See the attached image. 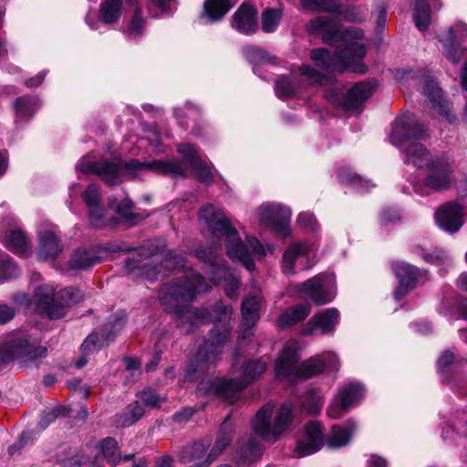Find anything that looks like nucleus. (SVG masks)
<instances>
[{
  "mask_svg": "<svg viewBox=\"0 0 467 467\" xmlns=\"http://www.w3.org/2000/svg\"><path fill=\"white\" fill-rule=\"evenodd\" d=\"M427 136L426 129L410 113L399 116L389 133L391 144L404 153L405 161L426 171L424 179L412 183L414 192L420 196L447 191L455 182L452 160L444 153L432 154L417 141Z\"/></svg>",
  "mask_w": 467,
  "mask_h": 467,
  "instance_id": "nucleus-1",
  "label": "nucleus"
},
{
  "mask_svg": "<svg viewBox=\"0 0 467 467\" xmlns=\"http://www.w3.org/2000/svg\"><path fill=\"white\" fill-rule=\"evenodd\" d=\"M178 152L183 156L182 161L172 158L154 160L150 162H140L135 160L128 163L120 161L92 162L88 159L83 158L78 162L76 171L78 173L97 174L109 184L119 183L125 179L136 176V172L140 171L171 176H184L191 171L197 179L204 182L214 179L216 171L213 164L203 160L192 145L182 144L178 147Z\"/></svg>",
  "mask_w": 467,
  "mask_h": 467,
  "instance_id": "nucleus-2",
  "label": "nucleus"
},
{
  "mask_svg": "<svg viewBox=\"0 0 467 467\" xmlns=\"http://www.w3.org/2000/svg\"><path fill=\"white\" fill-rule=\"evenodd\" d=\"M307 29L311 34L322 36L326 43L336 48L335 56L326 48L312 50L311 59L320 69L327 72H366L367 67L362 63L366 47L362 42L363 33L360 29L353 27L342 31L336 19L327 16L312 19Z\"/></svg>",
  "mask_w": 467,
  "mask_h": 467,
  "instance_id": "nucleus-3",
  "label": "nucleus"
},
{
  "mask_svg": "<svg viewBox=\"0 0 467 467\" xmlns=\"http://www.w3.org/2000/svg\"><path fill=\"white\" fill-rule=\"evenodd\" d=\"M210 289L211 285L200 274L190 270L183 276L164 285L160 297L166 309L177 317L182 331L190 333L199 325L210 321L225 324L231 319L232 308L221 302L216 303L212 312L207 308L192 310L188 307L189 302Z\"/></svg>",
  "mask_w": 467,
  "mask_h": 467,
  "instance_id": "nucleus-4",
  "label": "nucleus"
},
{
  "mask_svg": "<svg viewBox=\"0 0 467 467\" xmlns=\"http://www.w3.org/2000/svg\"><path fill=\"white\" fill-rule=\"evenodd\" d=\"M199 220L215 238L224 241L228 255L241 262L249 271L254 268L255 259L260 260L275 250L273 244H263L253 236H246L243 242L232 226L230 219L213 204L208 203L202 207Z\"/></svg>",
  "mask_w": 467,
  "mask_h": 467,
  "instance_id": "nucleus-5",
  "label": "nucleus"
},
{
  "mask_svg": "<svg viewBox=\"0 0 467 467\" xmlns=\"http://www.w3.org/2000/svg\"><path fill=\"white\" fill-rule=\"evenodd\" d=\"M269 361V358L263 357L256 360L245 361L240 367H237L238 362H235L231 379L215 378L202 380L198 385L197 392L233 402L242 389L245 388L265 371Z\"/></svg>",
  "mask_w": 467,
  "mask_h": 467,
  "instance_id": "nucleus-6",
  "label": "nucleus"
},
{
  "mask_svg": "<svg viewBox=\"0 0 467 467\" xmlns=\"http://www.w3.org/2000/svg\"><path fill=\"white\" fill-rule=\"evenodd\" d=\"M299 354L296 341H288L275 363V377L289 381L310 379L325 370L324 360L316 355L298 365Z\"/></svg>",
  "mask_w": 467,
  "mask_h": 467,
  "instance_id": "nucleus-7",
  "label": "nucleus"
},
{
  "mask_svg": "<svg viewBox=\"0 0 467 467\" xmlns=\"http://www.w3.org/2000/svg\"><path fill=\"white\" fill-rule=\"evenodd\" d=\"M293 408L285 403L275 408L273 403H266L255 414L252 428L255 435L263 440L274 442L290 426Z\"/></svg>",
  "mask_w": 467,
  "mask_h": 467,
  "instance_id": "nucleus-8",
  "label": "nucleus"
},
{
  "mask_svg": "<svg viewBox=\"0 0 467 467\" xmlns=\"http://www.w3.org/2000/svg\"><path fill=\"white\" fill-rule=\"evenodd\" d=\"M82 297L81 292L73 287L61 289L55 294L51 285H43L36 289L34 302L38 312L49 318H59L65 315L66 308L81 301Z\"/></svg>",
  "mask_w": 467,
  "mask_h": 467,
  "instance_id": "nucleus-9",
  "label": "nucleus"
},
{
  "mask_svg": "<svg viewBox=\"0 0 467 467\" xmlns=\"http://www.w3.org/2000/svg\"><path fill=\"white\" fill-rule=\"evenodd\" d=\"M196 256L208 264L206 269L210 281L214 285H223L226 296L236 298L240 286V277L223 264V259L212 248L196 251Z\"/></svg>",
  "mask_w": 467,
  "mask_h": 467,
  "instance_id": "nucleus-10",
  "label": "nucleus"
},
{
  "mask_svg": "<svg viewBox=\"0 0 467 467\" xmlns=\"http://www.w3.org/2000/svg\"><path fill=\"white\" fill-rule=\"evenodd\" d=\"M45 347L36 346L26 336L13 337L0 346V365L13 359L22 363L35 361L47 356Z\"/></svg>",
  "mask_w": 467,
  "mask_h": 467,
  "instance_id": "nucleus-11",
  "label": "nucleus"
},
{
  "mask_svg": "<svg viewBox=\"0 0 467 467\" xmlns=\"http://www.w3.org/2000/svg\"><path fill=\"white\" fill-rule=\"evenodd\" d=\"M258 223L276 234L285 238L291 235L290 208L282 203L265 202L255 212Z\"/></svg>",
  "mask_w": 467,
  "mask_h": 467,
  "instance_id": "nucleus-12",
  "label": "nucleus"
},
{
  "mask_svg": "<svg viewBox=\"0 0 467 467\" xmlns=\"http://www.w3.org/2000/svg\"><path fill=\"white\" fill-rule=\"evenodd\" d=\"M317 244L304 241L290 244L283 254L282 271L285 275H294L296 271L310 268L315 263Z\"/></svg>",
  "mask_w": 467,
  "mask_h": 467,
  "instance_id": "nucleus-13",
  "label": "nucleus"
},
{
  "mask_svg": "<svg viewBox=\"0 0 467 467\" xmlns=\"http://www.w3.org/2000/svg\"><path fill=\"white\" fill-rule=\"evenodd\" d=\"M228 336V329L218 333L212 332L210 340L205 342L204 346L198 350L194 362L186 370L185 377L189 380L193 379L195 374H202L210 364L218 360L222 352L221 348L226 342Z\"/></svg>",
  "mask_w": 467,
  "mask_h": 467,
  "instance_id": "nucleus-14",
  "label": "nucleus"
},
{
  "mask_svg": "<svg viewBox=\"0 0 467 467\" xmlns=\"http://www.w3.org/2000/svg\"><path fill=\"white\" fill-rule=\"evenodd\" d=\"M298 292L316 305H325L336 296V278L333 274H320L303 283Z\"/></svg>",
  "mask_w": 467,
  "mask_h": 467,
  "instance_id": "nucleus-15",
  "label": "nucleus"
},
{
  "mask_svg": "<svg viewBox=\"0 0 467 467\" xmlns=\"http://www.w3.org/2000/svg\"><path fill=\"white\" fill-rule=\"evenodd\" d=\"M365 395V389L359 382H349L341 387L328 405L327 414L332 419H339L351 408L359 404Z\"/></svg>",
  "mask_w": 467,
  "mask_h": 467,
  "instance_id": "nucleus-16",
  "label": "nucleus"
},
{
  "mask_svg": "<svg viewBox=\"0 0 467 467\" xmlns=\"http://www.w3.org/2000/svg\"><path fill=\"white\" fill-rule=\"evenodd\" d=\"M467 39V25L457 22L441 34L440 41L442 43L445 57L453 64H458L467 56V50L458 46L461 41Z\"/></svg>",
  "mask_w": 467,
  "mask_h": 467,
  "instance_id": "nucleus-17",
  "label": "nucleus"
},
{
  "mask_svg": "<svg viewBox=\"0 0 467 467\" xmlns=\"http://www.w3.org/2000/svg\"><path fill=\"white\" fill-rule=\"evenodd\" d=\"M340 321V313L335 307L326 308L315 314L302 327L305 336L333 334Z\"/></svg>",
  "mask_w": 467,
  "mask_h": 467,
  "instance_id": "nucleus-18",
  "label": "nucleus"
},
{
  "mask_svg": "<svg viewBox=\"0 0 467 467\" xmlns=\"http://www.w3.org/2000/svg\"><path fill=\"white\" fill-rule=\"evenodd\" d=\"M82 199L89 213L90 223L97 228L107 224L115 223V222L107 216V211L101 206V194L99 187L95 184H89L82 192Z\"/></svg>",
  "mask_w": 467,
  "mask_h": 467,
  "instance_id": "nucleus-19",
  "label": "nucleus"
},
{
  "mask_svg": "<svg viewBox=\"0 0 467 467\" xmlns=\"http://www.w3.org/2000/svg\"><path fill=\"white\" fill-rule=\"evenodd\" d=\"M301 4L306 10L335 13L349 22H360L366 16L358 7L352 6L341 10L337 0H301Z\"/></svg>",
  "mask_w": 467,
  "mask_h": 467,
  "instance_id": "nucleus-20",
  "label": "nucleus"
},
{
  "mask_svg": "<svg viewBox=\"0 0 467 467\" xmlns=\"http://www.w3.org/2000/svg\"><path fill=\"white\" fill-rule=\"evenodd\" d=\"M262 294L258 288H254L243 299L242 324L245 329L239 337L242 341L252 335L251 329L259 319V311L262 306Z\"/></svg>",
  "mask_w": 467,
  "mask_h": 467,
  "instance_id": "nucleus-21",
  "label": "nucleus"
},
{
  "mask_svg": "<svg viewBox=\"0 0 467 467\" xmlns=\"http://www.w3.org/2000/svg\"><path fill=\"white\" fill-rule=\"evenodd\" d=\"M324 444L326 439L322 424L311 421L306 426L304 436L297 441L296 453L298 457L309 455L317 451Z\"/></svg>",
  "mask_w": 467,
  "mask_h": 467,
  "instance_id": "nucleus-22",
  "label": "nucleus"
},
{
  "mask_svg": "<svg viewBox=\"0 0 467 467\" xmlns=\"http://www.w3.org/2000/svg\"><path fill=\"white\" fill-rule=\"evenodd\" d=\"M57 227L52 224H43L38 231L39 247L37 255L41 260L57 256L62 248L57 235Z\"/></svg>",
  "mask_w": 467,
  "mask_h": 467,
  "instance_id": "nucleus-23",
  "label": "nucleus"
},
{
  "mask_svg": "<svg viewBox=\"0 0 467 467\" xmlns=\"http://www.w3.org/2000/svg\"><path fill=\"white\" fill-rule=\"evenodd\" d=\"M392 269L400 281V285L395 292V296L397 299H401L410 290L416 286L420 270L405 262L394 263Z\"/></svg>",
  "mask_w": 467,
  "mask_h": 467,
  "instance_id": "nucleus-24",
  "label": "nucleus"
},
{
  "mask_svg": "<svg viewBox=\"0 0 467 467\" xmlns=\"http://www.w3.org/2000/svg\"><path fill=\"white\" fill-rule=\"evenodd\" d=\"M463 210L458 203H448L441 207L436 214L437 223L447 232L455 233L463 224Z\"/></svg>",
  "mask_w": 467,
  "mask_h": 467,
  "instance_id": "nucleus-25",
  "label": "nucleus"
},
{
  "mask_svg": "<svg viewBox=\"0 0 467 467\" xmlns=\"http://www.w3.org/2000/svg\"><path fill=\"white\" fill-rule=\"evenodd\" d=\"M375 90L374 82H358L348 90L342 102V107L348 111L357 110L372 96Z\"/></svg>",
  "mask_w": 467,
  "mask_h": 467,
  "instance_id": "nucleus-26",
  "label": "nucleus"
},
{
  "mask_svg": "<svg viewBox=\"0 0 467 467\" xmlns=\"http://www.w3.org/2000/svg\"><path fill=\"white\" fill-rule=\"evenodd\" d=\"M232 26L242 34L249 35L257 28L256 8L247 3H244L232 18Z\"/></svg>",
  "mask_w": 467,
  "mask_h": 467,
  "instance_id": "nucleus-27",
  "label": "nucleus"
},
{
  "mask_svg": "<svg viewBox=\"0 0 467 467\" xmlns=\"http://www.w3.org/2000/svg\"><path fill=\"white\" fill-rule=\"evenodd\" d=\"M149 255H156L154 252L149 251L146 247H141L140 252L138 253V256L140 259L131 258L127 261V268L129 271L133 272L137 268L140 269V275L150 279L154 280L157 278L158 275L161 273V269L156 265H152V263H155L157 259L150 260Z\"/></svg>",
  "mask_w": 467,
  "mask_h": 467,
  "instance_id": "nucleus-28",
  "label": "nucleus"
},
{
  "mask_svg": "<svg viewBox=\"0 0 467 467\" xmlns=\"http://www.w3.org/2000/svg\"><path fill=\"white\" fill-rule=\"evenodd\" d=\"M356 431L357 424L352 420L342 425H335L326 439V444L330 449L342 448L349 443Z\"/></svg>",
  "mask_w": 467,
  "mask_h": 467,
  "instance_id": "nucleus-29",
  "label": "nucleus"
},
{
  "mask_svg": "<svg viewBox=\"0 0 467 467\" xmlns=\"http://www.w3.org/2000/svg\"><path fill=\"white\" fill-rule=\"evenodd\" d=\"M423 88L424 94L431 101L432 107L438 110L441 116H444L449 123H452L455 118L449 114V104L443 99L441 88L431 78L428 77L425 79Z\"/></svg>",
  "mask_w": 467,
  "mask_h": 467,
  "instance_id": "nucleus-30",
  "label": "nucleus"
},
{
  "mask_svg": "<svg viewBox=\"0 0 467 467\" xmlns=\"http://www.w3.org/2000/svg\"><path fill=\"white\" fill-rule=\"evenodd\" d=\"M234 5L231 0H205L201 18L207 23L218 22L231 10Z\"/></svg>",
  "mask_w": 467,
  "mask_h": 467,
  "instance_id": "nucleus-31",
  "label": "nucleus"
},
{
  "mask_svg": "<svg viewBox=\"0 0 467 467\" xmlns=\"http://www.w3.org/2000/svg\"><path fill=\"white\" fill-rule=\"evenodd\" d=\"M209 442L201 441L185 447L181 452L182 462H194V467H206L212 462H206L207 454L205 453Z\"/></svg>",
  "mask_w": 467,
  "mask_h": 467,
  "instance_id": "nucleus-32",
  "label": "nucleus"
},
{
  "mask_svg": "<svg viewBox=\"0 0 467 467\" xmlns=\"http://www.w3.org/2000/svg\"><path fill=\"white\" fill-rule=\"evenodd\" d=\"M262 455V449L257 438L251 437L240 445L235 456L238 467H248Z\"/></svg>",
  "mask_w": 467,
  "mask_h": 467,
  "instance_id": "nucleus-33",
  "label": "nucleus"
},
{
  "mask_svg": "<svg viewBox=\"0 0 467 467\" xmlns=\"http://www.w3.org/2000/svg\"><path fill=\"white\" fill-rule=\"evenodd\" d=\"M2 244L12 252L25 255L27 252V241L22 231L11 229L0 235Z\"/></svg>",
  "mask_w": 467,
  "mask_h": 467,
  "instance_id": "nucleus-34",
  "label": "nucleus"
},
{
  "mask_svg": "<svg viewBox=\"0 0 467 467\" xmlns=\"http://www.w3.org/2000/svg\"><path fill=\"white\" fill-rule=\"evenodd\" d=\"M123 14L122 0H104L99 6V20L106 25H115Z\"/></svg>",
  "mask_w": 467,
  "mask_h": 467,
  "instance_id": "nucleus-35",
  "label": "nucleus"
},
{
  "mask_svg": "<svg viewBox=\"0 0 467 467\" xmlns=\"http://www.w3.org/2000/svg\"><path fill=\"white\" fill-rule=\"evenodd\" d=\"M311 306L307 304H298L287 308L278 318L281 327L293 326L304 320L310 313Z\"/></svg>",
  "mask_w": 467,
  "mask_h": 467,
  "instance_id": "nucleus-36",
  "label": "nucleus"
},
{
  "mask_svg": "<svg viewBox=\"0 0 467 467\" xmlns=\"http://www.w3.org/2000/svg\"><path fill=\"white\" fill-rule=\"evenodd\" d=\"M302 87L303 82L292 74L279 78L275 82V90L278 98L285 99L297 94Z\"/></svg>",
  "mask_w": 467,
  "mask_h": 467,
  "instance_id": "nucleus-37",
  "label": "nucleus"
},
{
  "mask_svg": "<svg viewBox=\"0 0 467 467\" xmlns=\"http://www.w3.org/2000/svg\"><path fill=\"white\" fill-rule=\"evenodd\" d=\"M40 107V102L34 97H21L14 103L16 119H28Z\"/></svg>",
  "mask_w": 467,
  "mask_h": 467,
  "instance_id": "nucleus-38",
  "label": "nucleus"
},
{
  "mask_svg": "<svg viewBox=\"0 0 467 467\" xmlns=\"http://www.w3.org/2000/svg\"><path fill=\"white\" fill-rule=\"evenodd\" d=\"M99 261L94 250L78 249L71 255L68 265L71 269H87Z\"/></svg>",
  "mask_w": 467,
  "mask_h": 467,
  "instance_id": "nucleus-39",
  "label": "nucleus"
},
{
  "mask_svg": "<svg viewBox=\"0 0 467 467\" xmlns=\"http://www.w3.org/2000/svg\"><path fill=\"white\" fill-rule=\"evenodd\" d=\"M231 431V429L227 426V420H225L219 431L214 445L207 454L206 462L214 461L230 444L232 441Z\"/></svg>",
  "mask_w": 467,
  "mask_h": 467,
  "instance_id": "nucleus-40",
  "label": "nucleus"
},
{
  "mask_svg": "<svg viewBox=\"0 0 467 467\" xmlns=\"http://www.w3.org/2000/svg\"><path fill=\"white\" fill-rule=\"evenodd\" d=\"M414 22L420 31L428 29L431 23V14L427 0H413Z\"/></svg>",
  "mask_w": 467,
  "mask_h": 467,
  "instance_id": "nucleus-41",
  "label": "nucleus"
},
{
  "mask_svg": "<svg viewBox=\"0 0 467 467\" xmlns=\"http://www.w3.org/2000/svg\"><path fill=\"white\" fill-rule=\"evenodd\" d=\"M337 177L343 183L353 184L355 187L360 190L369 191L374 187V184L371 181L358 176V174L354 173L350 168L348 167L341 168L337 171Z\"/></svg>",
  "mask_w": 467,
  "mask_h": 467,
  "instance_id": "nucleus-42",
  "label": "nucleus"
},
{
  "mask_svg": "<svg viewBox=\"0 0 467 467\" xmlns=\"http://www.w3.org/2000/svg\"><path fill=\"white\" fill-rule=\"evenodd\" d=\"M244 56L254 65V72L256 73V67L274 64L275 58L263 49L256 47H248L244 49Z\"/></svg>",
  "mask_w": 467,
  "mask_h": 467,
  "instance_id": "nucleus-43",
  "label": "nucleus"
},
{
  "mask_svg": "<svg viewBox=\"0 0 467 467\" xmlns=\"http://www.w3.org/2000/svg\"><path fill=\"white\" fill-rule=\"evenodd\" d=\"M283 17V10L280 8H266L261 15L262 29L265 33L276 30Z\"/></svg>",
  "mask_w": 467,
  "mask_h": 467,
  "instance_id": "nucleus-44",
  "label": "nucleus"
},
{
  "mask_svg": "<svg viewBox=\"0 0 467 467\" xmlns=\"http://www.w3.org/2000/svg\"><path fill=\"white\" fill-rule=\"evenodd\" d=\"M144 414V408L136 402L125 411L116 416V423L119 427L126 428L140 420Z\"/></svg>",
  "mask_w": 467,
  "mask_h": 467,
  "instance_id": "nucleus-45",
  "label": "nucleus"
},
{
  "mask_svg": "<svg viewBox=\"0 0 467 467\" xmlns=\"http://www.w3.org/2000/svg\"><path fill=\"white\" fill-rule=\"evenodd\" d=\"M101 455L107 460V462L115 465L119 461V453L117 448V442L112 438H107L103 440L99 446Z\"/></svg>",
  "mask_w": 467,
  "mask_h": 467,
  "instance_id": "nucleus-46",
  "label": "nucleus"
},
{
  "mask_svg": "<svg viewBox=\"0 0 467 467\" xmlns=\"http://www.w3.org/2000/svg\"><path fill=\"white\" fill-rule=\"evenodd\" d=\"M145 23L140 16V12L137 11L130 21L124 33L129 40L137 41L144 32Z\"/></svg>",
  "mask_w": 467,
  "mask_h": 467,
  "instance_id": "nucleus-47",
  "label": "nucleus"
},
{
  "mask_svg": "<svg viewBox=\"0 0 467 467\" xmlns=\"http://www.w3.org/2000/svg\"><path fill=\"white\" fill-rule=\"evenodd\" d=\"M19 273L16 265L9 255L0 254V282L16 277Z\"/></svg>",
  "mask_w": 467,
  "mask_h": 467,
  "instance_id": "nucleus-48",
  "label": "nucleus"
},
{
  "mask_svg": "<svg viewBox=\"0 0 467 467\" xmlns=\"http://www.w3.org/2000/svg\"><path fill=\"white\" fill-rule=\"evenodd\" d=\"M299 71L304 80L310 84H323L326 80L324 73L317 70L309 65H302L299 67Z\"/></svg>",
  "mask_w": 467,
  "mask_h": 467,
  "instance_id": "nucleus-49",
  "label": "nucleus"
},
{
  "mask_svg": "<svg viewBox=\"0 0 467 467\" xmlns=\"http://www.w3.org/2000/svg\"><path fill=\"white\" fill-rule=\"evenodd\" d=\"M296 224L299 227L312 233H315L319 229L318 223L314 213L310 212L300 213L296 218Z\"/></svg>",
  "mask_w": 467,
  "mask_h": 467,
  "instance_id": "nucleus-50",
  "label": "nucleus"
},
{
  "mask_svg": "<svg viewBox=\"0 0 467 467\" xmlns=\"http://www.w3.org/2000/svg\"><path fill=\"white\" fill-rule=\"evenodd\" d=\"M323 402L324 399L319 393L310 391L307 394L303 406L305 410L309 413L317 414L320 412L323 406Z\"/></svg>",
  "mask_w": 467,
  "mask_h": 467,
  "instance_id": "nucleus-51",
  "label": "nucleus"
},
{
  "mask_svg": "<svg viewBox=\"0 0 467 467\" xmlns=\"http://www.w3.org/2000/svg\"><path fill=\"white\" fill-rule=\"evenodd\" d=\"M109 208L114 209L118 214L125 219L130 218L132 214V202L128 198L123 199L119 203L111 201Z\"/></svg>",
  "mask_w": 467,
  "mask_h": 467,
  "instance_id": "nucleus-52",
  "label": "nucleus"
},
{
  "mask_svg": "<svg viewBox=\"0 0 467 467\" xmlns=\"http://www.w3.org/2000/svg\"><path fill=\"white\" fill-rule=\"evenodd\" d=\"M140 400L147 407L150 408H156L159 407L162 401L164 400L163 398L160 397L158 394H156L151 389H146L143 390L140 394Z\"/></svg>",
  "mask_w": 467,
  "mask_h": 467,
  "instance_id": "nucleus-53",
  "label": "nucleus"
},
{
  "mask_svg": "<svg viewBox=\"0 0 467 467\" xmlns=\"http://www.w3.org/2000/svg\"><path fill=\"white\" fill-rule=\"evenodd\" d=\"M423 259L430 264L441 265H450L451 257L442 250H435L431 254H424Z\"/></svg>",
  "mask_w": 467,
  "mask_h": 467,
  "instance_id": "nucleus-54",
  "label": "nucleus"
},
{
  "mask_svg": "<svg viewBox=\"0 0 467 467\" xmlns=\"http://www.w3.org/2000/svg\"><path fill=\"white\" fill-rule=\"evenodd\" d=\"M109 338H106L103 341H100L99 338V335L97 333H93L89 335L82 344V350L85 354L95 351L98 348L103 346L104 344H108Z\"/></svg>",
  "mask_w": 467,
  "mask_h": 467,
  "instance_id": "nucleus-55",
  "label": "nucleus"
},
{
  "mask_svg": "<svg viewBox=\"0 0 467 467\" xmlns=\"http://www.w3.org/2000/svg\"><path fill=\"white\" fill-rule=\"evenodd\" d=\"M324 360L325 369L338 371L340 368V362L337 355L333 351H325L320 354Z\"/></svg>",
  "mask_w": 467,
  "mask_h": 467,
  "instance_id": "nucleus-56",
  "label": "nucleus"
},
{
  "mask_svg": "<svg viewBox=\"0 0 467 467\" xmlns=\"http://www.w3.org/2000/svg\"><path fill=\"white\" fill-rule=\"evenodd\" d=\"M454 355L451 351H444L437 361L439 370L444 371L452 363Z\"/></svg>",
  "mask_w": 467,
  "mask_h": 467,
  "instance_id": "nucleus-57",
  "label": "nucleus"
},
{
  "mask_svg": "<svg viewBox=\"0 0 467 467\" xmlns=\"http://www.w3.org/2000/svg\"><path fill=\"white\" fill-rule=\"evenodd\" d=\"M184 265V258L175 253H169L166 258V266L171 268H180Z\"/></svg>",
  "mask_w": 467,
  "mask_h": 467,
  "instance_id": "nucleus-58",
  "label": "nucleus"
},
{
  "mask_svg": "<svg viewBox=\"0 0 467 467\" xmlns=\"http://www.w3.org/2000/svg\"><path fill=\"white\" fill-rule=\"evenodd\" d=\"M57 418V414L54 410H45L42 415L41 419L39 420L38 425L41 429L47 428L55 419Z\"/></svg>",
  "mask_w": 467,
  "mask_h": 467,
  "instance_id": "nucleus-59",
  "label": "nucleus"
},
{
  "mask_svg": "<svg viewBox=\"0 0 467 467\" xmlns=\"http://www.w3.org/2000/svg\"><path fill=\"white\" fill-rule=\"evenodd\" d=\"M15 311L6 305H0V324L8 322L14 317Z\"/></svg>",
  "mask_w": 467,
  "mask_h": 467,
  "instance_id": "nucleus-60",
  "label": "nucleus"
},
{
  "mask_svg": "<svg viewBox=\"0 0 467 467\" xmlns=\"http://www.w3.org/2000/svg\"><path fill=\"white\" fill-rule=\"evenodd\" d=\"M368 467H388V462L380 456L371 455L368 460Z\"/></svg>",
  "mask_w": 467,
  "mask_h": 467,
  "instance_id": "nucleus-61",
  "label": "nucleus"
},
{
  "mask_svg": "<svg viewBox=\"0 0 467 467\" xmlns=\"http://www.w3.org/2000/svg\"><path fill=\"white\" fill-rule=\"evenodd\" d=\"M86 462H82L78 456H74L70 459H67L63 461V465L65 467H83L87 465Z\"/></svg>",
  "mask_w": 467,
  "mask_h": 467,
  "instance_id": "nucleus-62",
  "label": "nucleus"
},
{
  "mask_svg": "<svg viewBox=\"0 0 467 467\" xmlns=\"http://www.w3.org/2000/svg\"><path fill=\"white\" fill-rule=\"evenodd\" d=\"M45 76H46V74L44 72H41V73L37 74L35 78L28 79L26 82V84L27 87H37L42 83Z\"/></svg>",
  "mask_w": 467,
  "mask_h": 467,
  "instance_id": "nucleus-63",
  "label": "nucleus"
},
{
  "mask_svg": "<svg viewBox=\"0 0 467 467\" xmlns=\"http://www.w3.org/2000/svg\"><path fill=\"white\" fill-rule=\"evenodd\" d=\"M461 83L463 89L467 91V60L464 62L461 72Z\"/></svg>",
  "mask_w": 467,
  "mask_h": 467,
  "instance_id": "nucleus-64",
  "label": "nucleus"
}]
</instances>
